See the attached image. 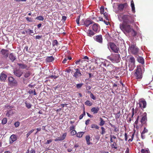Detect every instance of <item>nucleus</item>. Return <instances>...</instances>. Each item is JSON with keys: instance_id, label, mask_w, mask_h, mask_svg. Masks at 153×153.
I'll return each mask as SVG.
<instances>
[{"instance_id": "nucleus-1", "label": "nucleus", "mask_w": 153, "mask_h": 153, "mask_svg": "<svg viewBox=\"0 0 153 153\" xmlns=\"http://www.w3.org/2000/svg\"><path fill=\"white\" fill-rule=\"evenodd\" d=\"M118 17L119 20H121V18L123 21L122 24H132L134 22V18L131 15H123L121 17L119 16Z\"/></svg>"}, {"instance_id": "nucleus-2", "label": "nucleus", "mask_w": 153, "mask_h": 153, "mask_svg": "<svg viewBox=\"0 0 153 153\" xmlns=\"http://www.w3.org/2000/svg\"><path fill=\"white\" fill-rule=\"evenodd\" d=\"M130 24H120V29L125 34L129 33L133 30V26H131Z\"/></svg>"}, {"instance_id": "nucleus-3", "label": "nucleus", "mask_w": 153, "mask_h": 153, "mask_svg": "<svg viewBox=\"0 0 153 153\" xmlns=\"http://www.w3.org/2000/svg\"><path fill=\"white\" fill-rule=\"evenodd\" d=\"M135 72L134 74V75L135 78L137 80L142 79L143 75L142 70L140 66H137V69L135 70Z\"/></svg>"}, {"instance_id": "nucleus-4", "label": "nucleus", "mask_w": 153, "mask_h": 153, "mask_svg": "<svg viewBox=\"0 0 153 153\" xmlns=\"http://www.w3.org/2000/svg\"><path fill=\"white\" fill-rule=\"evenodd\" d=\"M128 51L134 55H137L139 49L136 45H132L128 48Z\"/></svg>"}, {"instance_id": "nucleus-5", "label": "nucleus", "mask_w": 153, "mask_h": 153, "mask_svg": "<svg viewBox=\"0 0 153 153\" xmlns=\"http://www.w3.org/2000/svg\"><path fill=\"white\" fill-rule=\"evenodd\" d=\"M8 83L12 87L16 86L18 85V82L12 76H10L8 78Z\"/></svg>"}, {"instance_id": "nucleus-6", "label": "nucleus", "mask_w": 153, "mask_h": 153, "mask_svg": "<svg viewBox=\"0 0 153 153\" xmlns=\"http://www.w3.org/2000/svg\"><path fill=\"white\" fill-rule=\"evenodd\" d=\"M108 58L112 62H119L120 59V56L119 54H114L113 57L108 56Z\"/></svg>"}, {"instance_id": "nucleus-7", "label": "nucleus", "mask_w": 153, "mask_h": 153, "mask_svg": "<svg viewBox=\"0 0 153 153\" xmlns=\"http://www.w3.org/2000/svg\"><path fill=\"white\" fill-rule=\"evenodd\" d=\"M109 47L112 51L114 53H118L119 50V48L113 42H110Z\"/></svg>"}, {"instance_id": "nucleus-8", "label": "nucleus", "mask_w": 153, "mask_h": 153, "mask_svg": "<svg viewBox=\"0 0 153 153\" xmlns=\"http://www.w3.org/2000/svg\"><path fill=\"white\" fill-rule=\"evenodd\" d=\"M139 105V107L141 108L142 110L146 108V102L144 99H140L139 100V102L137 103Z\"/></svg>"}, {"instance_id": "nucleus-9", "label": "nucleus", "mask_w": 153, "mask_h": 153, "mask_svg": "<svg viewBox=\"0 0 153 153\" xmlns=\"http://www.w3.org/2000/svg\"><path fill=\"white\" fill-rule=\"evenodd\" d=\"M75 72L74 73L73 76L76 79L80 78L82 76V72L80 71V70L79 68H76L74 69Z\"/></svg>"}, {"instance_id": "nucleus-10", "label": "nucleus", "mask_w": 153, "mask_h": 153, "mask_svg": "<svg viewBox=\"0 0 153 153\" xmlns=\"http://www.w3.org/2000/svg\"><path fill=\"white\" fill-rule=\"evenodd\" d=\"M93 38L95 41L100 44L102 43L103 38L102 35L100 34L95 36L93 37Z\"/></svg>"}, {"instance_id": "nucleus-11", "label": "nucleus", "mask_w": 153, "mask_h": 153, "mask_svg": "<svg viewBox=\"0 0 153 153\" xmlns=\"http://www.w3.org/2000/svg\"><path fill=\"white\" fill-rule=\"evenodd\" d=\"M13 73L14 75L18 77H20L23 74V72L19 69L14 70Z\"/></svg>"}, {"instance_id": "nucleus-12", "label": "nucleus", "mask_w": 153, "mask_h": 153, "mask_svg": "<svg viewBox=\"0 0 153 153\" xmlns=\"http://www.w3.org/2000/svg\"><path fill=\"white\" fill-rule=\"evenodd\" d=\"M147 121V114L144 112L140 120V122L142 124H145L146 123Z\"/></svg>"}, {"instance_id": "nucleus-13", "label": "nucleus", "mask_w": 153, "mask_h": 153, "mask_svg": "<svg viewBox=\"0 0 153 153\" xmlns=\"http://www.w3.org/2000/svg\"><path fill=\"white\" fill-rule=\"evenodd\" d=\"M100 28V25L97 23H94L92 26V29L95 33L99 31Z\"/></svg>"}, {"instance_id": "nucleus-14", "label": "nucleus", "mask_w": 153, "mask_h": 153, "mask_svg": "<svg viewBox=\"0 0 153 153\" xmlns=\"http://www.w3.org/2000/svg\"><path fill=\"white\" fill-rule=\"evenodd\" d=\"M128 6L127 3L120 4L118 5V9L120 11H122L124 8H126Z\"/></svg>"}, {"instance_id": "nucleus-15", "label": "nucleus", "mask_w": 153, "mask_h": 153, "mask_svg": "<svg viewBox=\"0 0 153 153\" xmlns=\"http://www.w3.org/2000/svg\"><path fill=\"white\" fill-rule=\"evenodd\" d=\"M8 50L4 49H2L1 51V53L3 56L7 58L8 56Z\"/></svg>"}, {"instance_id": "nucleus-16", "label": "nucleus", "mask_w": 153, "mask_h": 153, "mask_svg": "<svg viewBox=\"0 0 153 153\" xmlns=\"http://www.w3.org/2000/svg\"><path fill=\"white\" fill-rule=\"evenodd\" d=\"M17 65L19 66V68L21 69L28 70L29 68L27 65L23 63H18Z\"/></svg>"}, {"instance_id": "nucleus-17", "label": "nucleus", "mask_w": 153, "mask_h": 153, "mask_svg": "<svg viewBox=\"0 0 153 153\" xmlns=\"http://www.w3.org/2000/svg\"><path fill=\"white\" fill-rule=\"evenodd\" d=\"M94 23V22L90 19H86L84 22V25L86 27H88L91 24Z\"/></svg>"}, {"instance_id": "nucleus-18", "label": "nucleus", "mask_w": 153, "mask_h": 153, "mask_svg": "<svg viewBox=\"0 0 153 153\" xmlns=\"http://www.w3.org/2000/svg\"><path fill=\"white\" fill-rule=\"evenodd\" d=\"M67 135L66 133H64L61 137H58L54 140L55 141H62L64 140Z\"/></svg>"}, {"instance_id": "nucleus-19", "label": "nucleus", "mask_w": 153, "mask_h": 153, "mask_svg": "<svg viewBox=\"0 0 153 153\" xmlns=\"http://www.w3.org/2000/svg\"><path fill=\"white\" fill-rule=\"evenodd\" d=\"M7 77V75L4 73H1L0 75V80L1 82H4Z\"/></svg>"}, {"instance_id": "nucleus-20", "label": "nucleus", "mask_w": 153, "mask_h": 153, "mask_svg": "<svg viewBox=\"0 0 153 153\" xmlns=\"http://www.w3.org/2000/svg\"><path fill=\"white\" fill-rule=\"evenodd\" d=\"M17 137L14 134H12L10 137V143H12L17 140Z\"/></svg>"}, {"instance_id": "nucleus-21", "label": "nucleus", "mask_w": 153, "mask_h": 153, "mask_svg": "<svg viewBox=\"0 0 153 153\" xmlns=\"http://www.w3.org/2000/svg\"><path fill=\"white\" fill-rule=\"evenodd\" d=\"M9 58L12 62H13L16 59V56H15L14 53H13L10 54L9 56Z\"/></svg>"}, {"instance_id": "nucleus-22", "label": "nucleus", "mask_w": 153, "mask_h": 153, "mask_svg": "<svg viewBox=\"0 0 153 153\" xmlns=\"http://www.w3.org/2000/svg\"><path fill=\"white\" fill-rule=\"evenodd\" d=\"M14 113L15 111L13 110H9L6 111V116L8 117H10Z\"/></svg>"}, {"instance_id": "nucleus-23", "label": "nucleus", "mask_w": 153, "mask_h": 153, "mask_svg": "<svg viewBox=\"0 0 153 153\" xmlns=\"http://www.w3.org/2000/svg\"><path fill=\"white\" fill-rule=\"evenodd\" d=\"M95 33L94 31H92L90 29H88L87 32V35L89 36L92 37L95 34Z\"/></svg>"}, {"instance_id": "nucleus-24", "label": "nucleus", "mask_w": 153, "mask_h": 153, "mask_svg": "<svg viewBox=\"0 0 153 153\" xmlns=\"http://www.w3.org/2000/svg\"><path fill=\"white\" fill-rule=\"evenodd\" d=\"M85 140H86L87 144L88 145H90L91 144H92V143L90 142V140H91V138L90 136L89 135L86 136L85 137Z\"/></svg>"}, {"instance_id": "nucleus-25", "label": "nucleus", "mask_w": 153, "mask_h": 153, "mask_svg": "<svg viewBox=\"0 0 153 153\" xmlns=\"http://www.w3.org/2000/svg\"><path fill=\"white\" fill-rule=\"evenodd\" d=\"M148 132V130L146 129V127H144L143 130L141 133V137L142 139H143L145 138V135H144V134Z\"/></svg>"}, {"instance_id": "nucleus-26", "label": "nucleus", "mask_w": 153, "mask_h": 153, "mask_svg": "<svg viewBox=\"0 0 153 153\" xmlns=\"http://www.w3.org/2000/svg\"><path fill=\"white\" fill-rule=\"evenodd\" d=\"M99 108L97 107H93L91 108V111L93 112L94 114L97 113L99 111Z\"/></svg>"}, {"instance_id": "nucleus-27", "label": "nucleus", "mask_w": 153, "mask_h": 153, "mask_svg": "<svg viewBox=\"0 0 153 153\" xmlns=\"http://www.w3.org/2000/svg\"><path fill=\"white\" fill-rule=\"evenodd\" d=\"M54 60V58L52 56H48L46 58V61L47 62H52Z\"/></svg>"}, {"instance_id": "nucleus-28", "label": "nucleus", "mask_w": 153, "mask_h": 153, "mask_svg": "<svg viewBox=\"0 0 153 153\" xmlns=\"http://www.w3.org/2000/svg\"><path fill=\"white\" fill-rule=\"evenodd\" d=\"M137 60L138 62L142 64L144 63V59L142 57H139L137 58Z\"/></svg>"}, {"instance_id": "nucleus-29", "label": "nucleus", "mask_w": 153, "mask_h": 153, "mask_svg": "<svg viewBox=\"0 0 153 153\" xmlns=\"http://www.w3.org/2000/svg\"><path fill=\"white\" fill-rule=\"evenodd\" d=\"M129 61L133 65H134L135 64V59L133 56H130Z\"/></svg>"}, {"instance_id": "nucleus-30", "label": "nucleus", "mask_w": 153, "mask_h": 153, "mask_svg": "<svg viewBox=\"0 0 153 153\" xmlns=\"http://www.w3.org/2000/svg\"><path fill=\"white\" fill-rule=\"evenodd\" d=\"M131 6L132 8V11L133 13H134L135 11V8L134 7V4L133 0H131Z\"/></svg>"}, {"instance_id": "nucleus-31", "label": "nucleus", "mask_w": 153, "mask_h": 153, "mask_svg": "<svg viewBox=\"0 0 153 153\" xmlns=\"http://www.w3.org/2000/svg\"><path fill=\"white\" fill-rule=\"evenodd\" d=\"M112 127L113 128L112 129L114 130L115 132H117L119 131V127L118 125H112Z\"/></svg>"}, {"instance_id": "nucleus-32", "label": "nucleus", "mask_w": 153, "mask_h": 153, "mask_svg": "<svg viewBox=\"0 0 153 153\" xmlns=\"http://www.w3.org/2000/svg\"><path fill=\"white\" fill-rule=\"evenodd\" d=\"M30 72L29 71H27L24 73L23 76L25 78H27L30 76Z\"/></svg>"}, {"instance_id": "nucleus-33", "label": "nucleus", "mask_w": 153, "mask_h": 153, "mask_svg": "<svg viewBox=\"0 0 153 153\" xmlns=\"http://www.w3.org/2000/svg\"><path fill=\"white\" fill-rule=\"evenodd\" d=\"M141 153H150V152L148 148L142 149L141 150Z\"/></svg>"}, {"instance_id": "nucleus-34", "label": "nucleus", "mask_w": 153, "mask_h": 153, "mask_svg": "<svg viewBox=\"0 0 153 153\" xmlns=\"http://www.w3.org/2000/svg\"><path fill=\"white\" fill-rule=\"evenodd\" d=\"M115 114V117L116 119H118L120 115V111H119L116 114Z\"/></svg>"}, {"instance_id": "nucleus-35", "label": "nucleus", "mask_w": 153, "mask_h": 153, "mask_svg": "<svg viewBox=\"0 0 153 153\" xmlns=\"http://www.w3.org/2000/svg\"><path fill=\"white\" fill-rule=\"evenodd\" d=\"M85 104L89 106H91L92 105V103L89 100H86L85 102Z\"/></svg>"}, {"instance_id": "nucleus-36", "label": "nucleus", "mask_w": 153, "mask_h": 153, "mask_svg": "<svg viewBox=\"0 0 153 153\" xmlns=\"http://www.w3.org/2000/svg\"><path fill=\"white\" fill-rule=\"evenodd\" d=\"M59 45L56 39L54 40L52 42V45L53 46H58Z\"/></svg>"}, {"instance_id": "nucleus-37", "label": "nucleus", "mask_w": 153, "mask_h": 153, "mask_svg": "<svg viewBox=\"0 0 153 153\" xmlns=\"http://www.w3.org/2000/svg\"><path fill=\"white\" fill-rule=\"evenodd\" d=\"M111 146L112 149H117V144L115 142H114L113 144H111Z\"/></svg>"}, {"instance_id": "nucleus-38", "label": "nucleus", "mask_w": 153, "mask_h": 153, "mask_svg": "<svg viewBox=\"0 0 153 153\" xmlns=\"http://www.w3.org/2000/svg\"><path fill=\"white\" fill-rule=\"evenodd\" d=\"M84 133V132H80L76 134V136L78 137H81Z\"/></svg>"}, {"instance_id": "nucleus-39", "label": "nucleus", "mask_w": 153, "mask_h": 153, "mask_svg": "<svg viewBox=\"0 0 153 153\" xmlns=\"http://www.w3.org/2000/svg\"><path fill=\"white\" fill-rule=\"evenodd\" d=\"M25 106L28 109H29L31 108L32 105L30 103L28 102L27 101H26L25 103Z\"/></svg>"}, {"instance_id": "nucleus-40", "label": "nucleus", "mask_w": 153, "mask_h": 153, "mask_svg": "<svg viewBox=\"0 0 153 153\" xmlns=\"http://www.w3.org/2000/svg\"><path fill=\"white\" fill-rule=\"evenodd\" d=\"M36 19L39 20L43 21L44 19V18L42 16H39L37 17L36 18Z\"/></svg>"}, {"instance_id": "nucleus-41", "label": "nucleus", "mask_w": 153, "mask_h": 153, "mask_svg": "<svg viewBox=\"0 0 153 153\" xmlns=\"http://www.w3.org/2000/svg\"><path fill=\"white\" fill-rule=\"evenodd\" d=\"M90 127L92 128H95L96 129H98L99 128L98 126L97 125H91V126Z\"/></svg>"}, {"instance_id": "nucleus-42", "label": "nucleus", "mask_w": 153, "mask_h": 153, "mask_svg": "<svg viewBox=\"0 0 153 153\" xmlns=\"http://www.w3.org/2000/svg\"><path fill=\"white\" fill-rule=\"evenodd\" d=\"M7 121V119L6 118H4L2 120V124H6Z\"/></svg>"}, {"instance_id": "nucleus-43", "label": "nucleus", "mask_w": 153, "mask_h": 153, "mask_svg": "<svg viewBox=\"0 0 153 153\" xmlns=\"http://www.w3.org/2000/svg\"><path fill=\"white\" fill-rule=\"evenodd\" d=\"M100 10L101 14H103L104 12V7L103 6H101L100 9Z\"/></svg>"}, {"instance_id": "nucleus-44", "label": "nucleus", "mask_w": 153, "mask_h": 153, "mask_svg": "<svg viewBox=\"0 0 153 153\" xmlns=\"http://www.w3.org/2000/svg\"><path fill=\"white\" fill-rule=\"evenodd\" d=\"M25 32L27 33H29V34H30V33H33V30H30V29H27V30H26L25 31Z\"/></svg>"}, {"instance_id": "nucleus-45", "label": "nucleus", "mask_w": 153, "mask_h": 153, "mask_svg": "<svg viewBox=\"0 0 153 153\" xmlns=\"http://www.w3.org/2000/svg\"><path fill=\"white\" fill-rule=\"evenodd\" d=\"M83 85L82 83L78 84L76 85V88L77 89H79L81 88Z\"/></svg>"}, {"instance_id": "nucleus-46", "label": "nucleus", "mask_w": 153, "mask_h": 153, "mask_svg": "<svg viewBox=\"0 0 153 153\" xmlns=\"http://www.w3.org/2000/svg\"><path fill=\"white\" fill-rule=\"evenodd\" d=\"M132 32H131V34L133 36H135L137 34V33L136 32L135 30H134L133 28V30H132Z\"/></svg>"}, {"instance_id": "nucleus-47", "label": "nucleus", "mask_w": 153, "mask_h": 153, "mask_svg": "<svg viewBox=\"0 0 153 153\" xmlns=\"http://www.w3.org/2000/svg\"><path fill=\"white\" fill-rule=\"evenodd\" d=\"M59 76H55V75H51V76H50L49 77L53 79V78H54V79H56L59 77Z\"/></svg>"}, {"instance_id": "nucleus-48", "label": "nucleus", "mask_w": 153, "mask_h": 153, "mask_svg": "<svg viewBox=\"0 0 153 153\" xmlns=\"http://www.w3.org/2000/svg\"><path fill=\"white\" fill-rule=\"evenodd\" d=\"M103 14L104 16L105 17V19L107 20H108V13L106 12H105L104 13H103Z\"/></svg>"}, {"instance_id": "nucleus-49", "label": "nucleus", "mask_w": 153, "mask_h": 153, "mask_svg": "<svg viewBox=\"0 0 153 153\" xmlns=\"http://www.w3.org/2000/svg\"><path fill=\"white\" fill-rule=\"evenodd\" d=\"M34 130L33 129H32L31 131L29 132L28 133H27V137H28V136L31 134V133H32L34 131Z\"/></svg>"}, {"instance_id": "nucleus-50", "label": "nucleus", "mask_w": 153, "mask_h": 153, "mask_svg": "<svg viewBox=\"0 0 153 153\" xmlns=\"http://www.w3.org/2000/svg\"><path fill=\"white\" fill-rule=\"evenodd\" d=\"M80 16L79 15L78 16V18H77L76 20V22L77 24V25H79V19H80Z\"/></svg>"}, {"instance_id": "nucleus-51", "label": "nucleus", "mask_w": 153, "mask_h": 153, "mask_svg": "<svg viewBox=\"0 0 153 153\" xmlns=\"http://www.w3.org/2000/svg\"><path fill=\"white\" fill-rule=\"evenodd\" d=\"M90 97L93 100H95L96 99V97L92 93H91L90 94Z\"/></svg>"}, {"instance_id": "nucleus-52", "label": "nucleus", "mask_w": 153, "mask_h": 153, "mask_svg": "<svg viewBox=\"0 0 153 153\" xmlns=\"http://www.w3.org/2000/svg\"><path fill=\"white\" fill-rule=\"evenodd\" d=\"M101 129H102V132L101 133V134H103L105 132V129L104 128H103V127H102Z\"/></svg>"}, {"instance_id": "nucleus-53", "label": "nucleus", "mask_w": 153, "mask_h": 153, "mask_svg": "<svg viewBox=\"0 0 153 153\" xmlns=\"http://www.w3.org/2000/svg\"><path fill=\"white\" fill-rule=\"evenodd\" d=\"M71 134L72 135H75V134H76V132L75 130H73L71 131Z\"/></svg>"}, {"instance_id": "nucleus-54", "label": "nucleus", "mask_w": 153, "mask_h": 153, "mask_svg": "<svg viewBox=\"0 0 153 153\" xmlns=\"http://www.w3.org/2000/svg\"><path fill=\"white\" fill-rule=\"evenodd\" d=\"M26 20L29 22H33V20H32V18H30L27 17H26Z\"/></svg>"}, {"instance_id": "nucleus-55", "label": "nucleus", "mask_w": 153, "mask_h": 153, "mask_svg": "<svg viewBox=\"0 0 153 153\" xmlns=\"http://www.w3.org/2000/svg\"><path fill=\"white\" fill-rule=\"evenodd\" d=\"M100 124H104L105 122L103 120V119L102 118H100Z\"/></svg>"}, {"instance_id": "nucleus-56", "label": "nucleus", "mask_w": 153, "mask_h": 153, "mask_svg": "<svg viewBox=\"0 0 153 153\" xmlns=\"http://www.w3.org/2000/svg\"><path fill=\"white\" fill-rule=\"evenodd\" d=\"M134 133H133L132 135V136H131V139H130L128 140V141H131V142L133 140V138L134 137Z\"/></svg>"}, {"instance_id": "nucleus-57", "label": "nucleus", "mask_w": 153, "mask_h": 153, "mask_svg": "<svg viewBox=\"0 0 153 153\" xmlns=\"http://www.w3.org/2000/svg\"><path fill=\"white\" fill-rule=\"evenodd\" d=\"M129 135L128 136L127 135V134L126 133H125V140L126 141L128 139V136L129 137Z\"/></svg>"}, {"instance_id": "nucleus-58", "label": "nucleus", "mask_w": 153, "mask_h": 153, "mask_svg": "<svg viewBox=\"0 0 153 153\" xmlns=\"http://www.w3.org/2000/svg\"><path fill=\"white\" fill-rule=\"evenodd\" d=\"M42 35H38L36 36V39H40L42 37Z\"/></svg>"}, {"instance_id": "nucleus-59", "label": "nucleus", "mask_w": 153, "mask_h": 153, "mask_svg": "<svg viewBox=\"0 0 153 153\" xmlns=\"http://www.w3.org/2000/svg\"><path fill=\"white\" fill-rule=\"evenodd\" d=\"M75 126L74 125H73L70 127V130L71 131L74 130L75 129Z\"/></svg>"}, {"instance_id": "nucleus-60", "label": "nucleus", "mask_w": 153, "mask_h": 153, "mask_svg": "<svg viewBox=\"0 0 153 153\" xmlns=\"http://www.w3.org/2000/svg\"><path fill=\"white\" fill-rule=\"evenodd\" d=\"M67 60V59L66 58H65L63 61H62V63L63 64H65L66 62V61Z\"/></svg>"}, {"instance_id": "nucleus-61", "label": "nucleus", "mask_w": 153, "mask_h": 153, "mask_svg": "<svg viewBox=\"0 0 153 153\" xmlns=\"http://www.w3.org/2000/svg\"><path fill=\"white\" fill-rule=\"evenodd\" d=\"M52 142V140H49L47 141L46 144H49L50 143Z\"/></svg>"}, {"instance_id": "nucleus-62", "label": "nucleus", "mask_w": 153, "mask_h": 153, "mask_svg": "<svg viewBox=\"0 0 153 153\" xmlns=\"http://www.w3.org/2000/svg\"><path fill=\"white\" fill-rule=\"evenodd\" d=\"M33 90L30 89L28 91V93L29 94H31L33 93Z\"/></svg>"}, {"instance_id": "nucleus-63", "label": "nucleus", "mask_w": 153, "mask_h": 153, "mask_svg": "<svg viewBox=\"0 0 153 153\" xmlns=\"http://www.w3.org/2000/svg\"><path fill=\"white\" fill-rule=\"evenodd\" d=\"M7 108L8 109H12V108H13L14 107L13 106H10V105H7Z\"/></svg>"}, {"instance_id": "nucleus-64", "label": "nucleus", "mask_w": 153, "mask_h": 153, "mask_svg": "<svg viewBox=\"0 0 153 153\" xmlns=\"http://www.w3.org/2000/svg\"><path fill=\"white\" fill-rule=\"evenodd\" d=\"M67 19V17L65 16H62V20H64V21H65Z\"/></svg>"}]
</instances>
